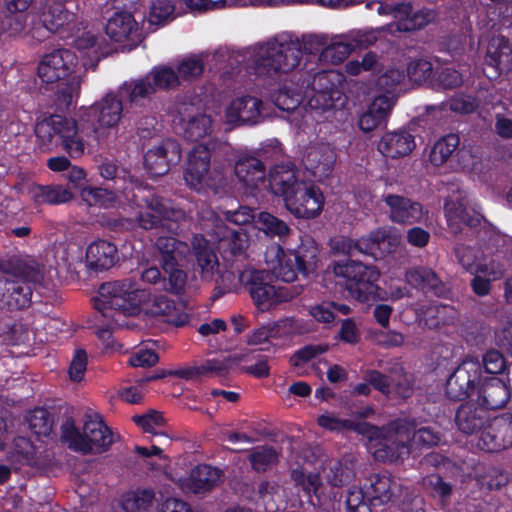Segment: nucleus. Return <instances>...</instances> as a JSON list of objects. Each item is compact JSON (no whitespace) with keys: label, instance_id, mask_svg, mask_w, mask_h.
I'll use <instances>...</instances> for the list:
<instances>
[{"label":"nucleus","instance_id":"nucleus-26","mask_svg":"<svg viewBox=\"0 0 512 512\" xmlns=\"http://www.w3.org/2000/svg\"><path fill=\"white\" fill-rule=\"evenodd\" d=\"M262 101L254 96L245 95L234 99L226 110L229 124H256L261 117Z\"/></svg>","mask_w":512,"mask_h":512},{"label":"nucleus","instance_id":"nucleus-47","mask_svg":"<svg viewBox=\"0 0 512 512\" xmlns=\"http://www.w3.org/2000/svg\"><path fill=\"white\" fill-rule=\"evenodd\" d=\"M409 452L410 448L408 445H404L392 436H388L379 443L374 456L379 461L392 463L403 459Z\"/></svg>","mask_w":512,"mask_h":512},{"label":"nucleus","instance_id":"nucleus-63","mask_svg":"<svg viewBox=\"0 0 512 512\" xmlns=\"http://www.w3.org/2000/svg\"><path fill=\"white\" fill-rule=\"evenodd\" d=\"M328 351V346L324 344H308L294 352L290 358L293 366L298 367L313 358Z\"/></svg>","mask_w":512,"mask_h":512},{"label":"nucleus","instance_id":"nucleus-12","mask_svg":"<svg viewBox=\"0 0 512 512\" xmlns=\"http://www.w3.org/2000/svg\"><path fill=\"white\" fill-rule=\"evenodd\" d=\"M279 252L273 272L281 281L293 282L299 275L309 279L315 273L319 249L313 240L302 241L296 249L286 252L279 247Z\"/></svg>","mask_w":512,"mask_h":512},{"label":"nucleus","instance_id":"nucleus-32","mask_svg":"<svg viewBox=\"0 0 512 512\" xmlns=\"http://www.w3.org/2000/svg\"><path fill=\"white\" fill-rule=\"evenodd\" d=\"M99 173L102 178L113 181V189L120 193L125 199L131 194L141 182L137 177L125 168H119L112 162H104L99 166Z\"/></svg>","mask_w":512,"mask_h":512},{"label":"nucleus","instance_id":"nucleus-45","mask_svg":"<svg viewBox=\"0 0 512 512\" xmlns=\"http://www.w3.org/2000/svg\"><path fill=\"white\" fill-rule=\"evenodd\" d=\"M291 478L295 486L302 490L304 496L310 502L313 501V497H316L318 501L320 500L319 490L322 487V480L319 473L310 472L306 474L302 469L297 468L292 470Z\"/></svg>","mask_w":512,"mask_h":512},{"label":"nucleus","instance_id":"nucleus-52","mask_svg":"<svg viewBox=\"0 0 512 512\" xmlns=\"http://www.w3.org/2000/svg\"><path fill=\"white\" fill-rule=\"evenodd\" d=\"M212 131V119L205 114L191 117L185 125L183 136L191 142H198Z\"/></svg>","mask_w":512,"mask_h":512},{"label":"nucleus","instance_id":"nucleus-56","mask_svg":"<svg viewBox=\"0 0 512 512\" xmlns=\"http://www.w3.org/2000/svg\"><path fill=\"white\" fill-rule=\"evenodd\" d=\"M248 460L253 470L264 472L278 462V454L272 446H261L249 454Z\"/></svg>","mask_w":512,"mask_h":512},{"label":"nucleus","instance_id":"nucleus-55","mask_svg":"<svg viewBox=\"0 0 512 512\" xmlns=\"http://www.w3.org/2000/svg\"><path fill=\"white\" fill-rule=\"evenodd\" d=\"M66 178L69 183L72 184L73 188L82 190L83 195L92 197L95 204L100 203L103 190L97 187H84L86 172L83 168L71 165L67 170Z\"/></svg>","mask_w":512,"mask_h":512},{"label":"nucleus","instance_id":"nucleus-61","mask_svg":"<svg viewBox=\"0 0 512 512\" xmlns=\"http://www.w3.org/2000/svg\"><path fill=\"white\" fill-rule=\"evenodd\" d=\"M134 423L141 427L144 432L152 434L153 436H166V434L156 431V427L163 426L165 419L160 412L151 411L143 415H135L133 417Z\"/></svg>","mask_w":512,"mask_h":512},{"label":"nucleus","instance_id":"nucleus-11","mask_svg":"<svg viewBox=\"0 0 512 512\" xmlns=\"http://www.w3.org/2000/svg\"><path fill=\"white\" fill-rule=\"evenodd\" d=\"M239 282L248 291L260 311H268L280 303L291 301L300 291L272 284V276L267 270L246 268L239 272Z\"/></svg>","mask_w":512,"mask_h":512},{"label":"nucleus","instance_id":"nucleus-28","mask_svg":"<svg viewBox=\"0 0 512 512\" xmlns=\"http://www.w3.org/2000/svg\"><path fill=\"white\" fill-rule=\"evenodd\" d=\"M88 268L98 271L108 270L118 261V249L110 241L98 239L90 243L86 249Z\"/></svg>","mask_w":512,"mask_h":512},{"label":"nucleus","instance_id":"nucleus-21","mask_svg":"<svg viewBox=\"0 0 512 512\" xmlns=\"http://www.w3.org/2000/svg\"><path fill=\"white\" fill-rule=\"evenodd\" d=\"M83 444L78 451L84 454H101L113 444L111 429L101 420L87 416L82 431Z\"/></svg>","mask_w":512,"mask_h":512},{"label":"nucleus","instance_id":"nucleus-24","mask_svg":"<svg viewBox=\"0 0 512 512\" xmlns=\"http://www.w3.org/2000/svg\"><path fill=\"white\" fill-rule=\"evenodd\" d=\"M238 181L252 190L259 189L266 181V169L262 160L251 153L239 154L234 163Z\"/></svg>","mask_w":512,"mask_h":512},{"label":"nucleus","instance_id":"nucleus-34","mask_svg":"<svg viewBox=\"0 0 512 512\" xmlns=\"http://www.w3.org/2000/svg\"><path fill=\"white\" fill-rule=\"evenodd\" d=\"M486 63L495 68L496 73H508L512 69V45L502 35L491 38L487 47Z\"/></svg>","mask_w":512,"mask_h":512},{"label":"nucleus","instance_id":"nucleus-2","mask_svg":"<svg viewBox=\"0 0 512 512\" xmlns=\"http://www.w3.org/2000/svg\"><path fill=\"white\" fill-rule=\"evenodd\" d=\"M0 307L20 311L32 304L35 285L43 280V273L36 263L15 258L1 264Z\"/></svg>","mask_w":512,"mask_h":512},{"label":"nucleus","instance_id":"nucleus-30","mask_svg":"<svg viewBox=\"0 0 512 512\" xmlns=\"http://www.w3.org/2000/svg\"><path fill=\"white\" fill-rule=\"evenodd\" d=\"M415 146L414 136L406 130H399L384 134L377 148L383 156L398 159L408 155Z\"/></svg>","mask_w":512,"mask_h":512},{"label":"nucleus","instance_id":"nucleus-19","mask_svg":"<svg viewBox=\"0 0 512 512\" xmlns=\"http://www.w3.org/2000/svg\"><path fill=\"white\" fill-rule=\"evenodd\" d=\"M477 446L486 452H498L512 446V414L495 417L482 431Z\"/></svg>","mask_w":512,"mask_h":512},{"label":"nucleus","instance_id":"nucleus-23","mask_svg":"<svg viewBox=\"0 0 512 512\" xmlns=\"http://www.w3.org/2000/svg\"><path fill=\"white\" fill-rule=\"evenodd\" d=\"M336 161L334 148L329 144L320 143L309 147L303 156L305 169L319 180L330 176Z\"/></svg>","mask_w":512,"mask_h":512},{"label":"nucleus","instance_id":"nucleus-39","mask_svg":"<svg viewBox=\"0 0 512 512\" xmlns=\"http://www.w3.org/2000/svg\"><path fill=\"white\" fill-rule=\"evenodd\" d=\"M222 470L208 464H199L191 471L190 488L196 494L211 491L220 481Z\"/></svg>","mask_w":512,"mask_h":512},{"label":"nucleus","instance_id":"nucleus-7","mask_svg":"<svg viewBox=\"0 0 512 512\" xmlns=\"http://www.w3.org/2000/svg\"><path fill=\"white\" fill-rule=\"evenodd\" d=\"M78 64L76 54L69 49H55L43 56L37 71L42 82L63 85L58 90V100L67 106L73 101V94L78 88L75 77H70Z\"/></svg>","mask_w":512,"mask_h":512},{"label":"nucleus","instance_id":"nucleus-29","mask_svg":"<svg viewBox=\"0 0 512 512\" xmlns=\"http://www.w3.org/2000/svg\"><path fill=\"white\" fill-rule=\"evenodd\" d=\"M300 182L295 165L291 162L275 164L270 167L268 183L271 192L276 196H281L284 201L286 196L294 190V186Z\"/></svg>","mask_w":512,"mask_h":512},{"label":"nucleus","instance_id":"nucleus-62","mask_svg":"<svg viewBox=\"0 0 512 512\" xmlns=\"http://www.w3.org/2000/svg\"><path fill=\"white\" fill-rule=\"evenodd\" d=\"M61 441L63 443H68L69 448L74 451H78V447H82L83 444V436L82 432L77 428L75 421L72 417H68L61 424Z\"/></svg>","mask_w":512,"mask_h":512},{"label":"nucleus","instance_id":"nucleus-46","mask_svg":"<svg viewBox=\"0 0 512 512\" xmlns=\"http://www.w3.org/2000/svg\"><path fill=\"white\" fill-rule=\"evenodd\" d=\"M28 427L37 436L48 437L53 432L54 419L52 414L43 407H36L26 416Z\"/></svg>","mask_w":512,"mask_h":512},{"label":"nucleus","instance_id":"nucleus-58","mask_svg":"<svg viewBox=\"0 0 512 512\" xmlns=\"http://www.w3.org/2000/svg\"><path fill=\"white\" fill-rule=\"evenodd\" d=\"M393 10L395 17L399 18L395 24L397 31H416V13L412 14V5L410 3H398L393 7Z\"/></svg>","mask_w":512,"mask_h":512},{"label":"nucleus","instance_id":"nucleus-3","mask_svg":"<svg viewBox=\"0 0 512 512\" xmlns=\"http://www.w3.org/2000/svg\"><path fill=\"white\" fill-rule=\"evenodd\" d=\"M150 301L149 290L141 289L129 280H121L102 283L98 295L93 298V307L103 318L114 319V314L138 316Z\"/></svg>","mask_w":512,"mask_h":512},{"label":"nucleus","instance_id":"nucleus-35","mask_svg":"<svg viewBox=\"0 0 512 512\" xmlns=\"http://www.w3.org/2000/svg\"><path fill=\"white\" fill-rule=\"evenodd\" d=\"M31 198L36 205H61L74 198L69 186L61 184H34L30 189Z\"/></svg>","mask_w":512,"mask_h":512},{"label":"nucleus","instance_id":"nucleus-10","mask_svg":"<svg viewBox=\"0 0 512 512\" xmlns=\"http://www.w3.org/2000/svg\"><path fill=\"white\" fill-rule=\"evenodd\" d=\"M184 179L191 189L199 193L212 191L218 194L227 184L224 169L217 165L211 168V151L202 144L190 151Z\"/></svg>","mask_w":512,"mask_h":512},{"label":"nucleus","instance_id":"nucleus-20","mask_svg":"<svg viewBox=\"0 0 512 512\" xmlns=\"http://www.w3.org/2000/svg\"><path fill=\"white\" fill-rule=\"evenodd\" d=\"M303 45L304 50L309 54H319L321 62L335 65L344 62L355 48L353 44L343 41L327 44V38L321 35H309L304 38Z\"/></svg>","mask_w":512,"mask_h":512},{"label":"nucleus","instance_id":"nucleus-49","mask_svg":"<svg viewBox=\"0 0 512 512\" xmlns=\"http://www.w3.org/2000/svg\"><path fill=\"white\" fill-rule=\"evenodd\" d=\"M460 139L456 134H449L438 140L432 147L429 160L434 166L444 164L459 146Z\"/></svg>","mask_w":512,"mask_h":512},{"label":"nucleus","instance_id":"nucleus-4","mask_svg":"<svg viewBox=\"0 0 512 512\" xmlns=\"http://www.w3.org/2000/svg\"><path fill=\"white\" fill-rule=\"evenodd\" d=\"M123 115V103L113 92L107 93L101 100L81 110L77 128L80 137L88 141L87 146L94 141L96 145L103 144L116 128Z\"/></svg>","mask_w":512,"mask_h":512},{"label":"nucleus","instance_id":"nucleus-51","mask_svg":"<svg viewBox=\"0 0 512 512\" xmlns=\"http://www.w3.org/2000/svg\"><path fill=\"white\" fill-rule=\"evenodd\" d=\"M146 75L150 77L154 92H156L157 89L169 90L180 84L177 72L166 65L155 66Z\"/></svg>","mask_w":512,"mask_h":512},{"label":"nucleus","instance_id":"nucleus-57","mask_svg":"<svg viewBox=\"0 0 512 512\" xmlns=\"http://www.w3.org/2000/svg\"><path fill=\"white\" fill-rule=\"evenodd\" d=\"M27 22V14L16 11L5 10L0 15V32L1 34H8L9 36H15L20 34Z\"/></svg>","mask_w":512,"mask_h":512},{"label":"nucleus","instance_id":"nucleus-14","mask_svg":"<svg viewBox=\"0 0 512 512\" xmlns=\"http://www.w3.org/2000/svg\"><path fill=\"white\" fill-rule=\"evenodd\" d=\"M399 244L400 239L397 235L393 234L390 229L381 227L356 240L343 239L341 248L349 257L361 254L376 261L394 252Z\"/></svg>","mask_w":512,"mask_h":512},{"label":"nucleus","instance_id":"nucleus-36","mask_svg":"<svg viewBox=\"0 0 512 512\" xmlns=\"http://www.w3.org/2000/svg\"><path fill=\"white\" fill-rule=\"evenodd\" d=\"M148 313L155 317H162V320L176 327H182L188 324L189 315L174 300L165 295L155 296Z\"/></svg>","mask_w":512,"mask_h":512},{"label":"nucleus","instance_id":"nucleus-53","mask_svg":"<svg viewBox=\"0 0 512 512\" xmlns=\"http://www.w3.org/2000/svg\"><path fill=\"white\" fill-rule=\"evenodd\" d=\"M387 429L389 436L409 446L416 437V419L397 418L388 424Z\"/></svg>","mask_w":512,"mask_h":512},{"label":"nucleus","instance_id":"nucleus-60","mask_svg":"<svg viewBox=\"0 0 512 512\" xmlns=\"http://www.w3.org/2000/svg\"><path fill=\"white\" fill-rule=\"evenodd\" d=\"M230 359L227 357L222 358H209L206 359L199 367V374L201 376H217L225 377L230 371Z\"/></svg>","mask_w":512,"mask_h":512},{"label":"nucleus","instance_id":"nucleus-48","mask_svg":"<svg viewBox=\"0 0 512 512\" xmlns=\"http://www.w3.org/2000/svg\"><path fill=\"white\" fill-rule=\"evenodd\" d=\"M255 226L266 236L273 238L278 236L282 238L287 236L290 228L287 223L269 212H260L254 220Z\"/></svg>","mask_w":512,"mask_h":512},{"label":"nucleus","instance_id":"nucleus-22","mask_svg":"<svg viewBox=\"0 0 512 512\" xmlns=\"http://www.w3.org/2000/svg\"><path fill=\"white\" fill-rule=\"evenodd\" d=\"M445 215L453 233H458L462 225L476 227L480 224V218L467 210L466 197L459 186H451L445 202Z\"/></svg>","mask_w":512,"mask_h":512},{"label":"nucleus","instance_id":"nucleus-42","mask_svg":"<svg viewBox=\"0 0 512 512\" xmlns=\"http://www.w3.org/2000/svg\"><path fill=\"white\" fill-rule=\"evenodd\" d=\"M418 291L427 296L446 297L449 294V287L430 268L418 269Z\"/></svg>","mask_w":512,"mask_h":512},{"label":"nucleus","instance_id":"nucleus-27","mask_svg":"<svg viewBox=\"0 0 512 512\" xmlns=\"http://www.w3.org/2000/svg\"><path fill=\"white\" fill-rule=\"evenodd\" d=\"M395 102L393 97L378 95L359 118V128L364 132L385 127Z\"/></svg>","mask_w":512,"mask_h":512},{"label":"nucleus","instance_id":"nucleus-18","mask_svg":"<svg viewBox=\"0 0 512 512\" xmlns=\"http://www.w3.org/2000/svg\"><path fill=\"white\" fill-rule=\"evenodd\" d=\"M181 157L180 144L174 139L167 138L144 154V167L151 176H163L169 172L172 165L180 162Z\"/></svg>","mask_w":512,"mask_h":512},{"label":"nucleus","instance_id":"nucleus-5","mask_svg":"<svg viewBox=\"0 0 512 512\" xmlns=\"http://www.w3.org/2000/svg\"><path fill=\"white\" fill-rule=\"evenodd\" d=\"M126 200L141 209L134 219L136 227L143 230H157L164 232L171 229L173 224L185 216L181 210L172 208L168 201L157 195L153 187L142 183L136 187Z\"/></svg>","mask_w":512,"mask_h":512},{"label":"nucleus","instance_id":"nucleus-15","mask_svg":"<svg viewBox=\"0 0 512 512\" xmlns=\"http://www.w3.org/2000/svg\"><path fill=\"white\" fill-rule=\"evenodd\" d=\"M182 242L175 237L159 236L156 246L160 252V266L167 278L163 277V288L174 295L180 296L185 292L187 274L180 268L177 255Z\"/></svg>","mask_w":512,"mask_h":512},{"label":"nucleus","instance_id":"nucleus-17","mask_svg":"<svg viewBox=\"0 0 512 512\" xmlns=\"http://www.w3.org/2000/svg\"><path fill=\"white\" fill-rule=\"evenodd\" d=\"M66 1L37 0L33 6V22L49 33H57L75 20V14L65 8Z\"/></svg>","mask_w":512,"mask_h":512},{"label":"nucleus","instance_id":"nucleus-13","mask_svg":"<svg viewBox=\"0 0 512 512\" xmlns=\"http://www.w3.org/2000/svg\"><path fill=\"white\" fill-rule=\"evenodd\" d=\"M313 69L300 72L299 80L301 86L305 89H311L314 92L311 103L323 111L335 109L341 100V84L343 75L335 70H319L311 74Z\"/></svg>","mask_w":512,"mask_h":512},{"label":"nucleus","instance_id":"nucleus-33","mask_svg":"<svg viewBox=\"0 0 512 512\" xmlns=\"http://www.w3.org/2000/svg\"><path fill=\"white\" fill-rule=\"evenodd\" d=\"M195 267L202 279L212 278L214 271L218 268V258L210 247L208 240L201 234H196L191 240Z\"/></svg>","mask_w":512,"mask_h":512},{"label":"nucleus","instance_id":"nucleus-1","mask_svg":"<svg viewBox=\"0 0 512 512\" xmlns=\"http://www.w3.org/2000/svg\"><path fill=\"white\" fill-rule=\"evenodd\" d=\"M482 364L476 358H466L446 382V394L453 400H463L477 390V402L487 411L503 408L510 399V389L497 377H482Z\"/></svg>","mask_w":512,"mask_h":512},{"label":"nucleus","instance_id":"nucleus-38","mask_svg":"<svg viewBox=\"0 0 512 512\" xmlns=\"http://www.w3.org/2000/svg\"><path fill=\"white\" fill-rule=\"evenodd\" d=\"M247 235L243 228L237 230L227 229L223 237L219 240V251L226 262L244 257L246 255Z\"/></svg>","mask_w":512,"mask_h":512},{"label":"nucleus","instance_id":"nucleus-54","mask_svg":"<svg viewBox=\"0 0 512 512\" xmlns=\"http://www.w3.org/2000/svg\"><path fill=\"white\" fill-rule=\"evenodd\" d=\"M270 99L278 109L290 112L294 111L299 106L301 95L299 92L283 85L271 92Z\"/></svg>","mask_w":512,"mask_h":512},{"label":"nucleus","instance_id":"nucleus-40","mask_svg":"<svg viewBox=\"0 0 512 512\" xmlns=\"http://www.w3.org/2000/svg\"><path fill=\"white\" fill-rule=\"evenodd\" d=\"M137 29V22L130 12L117 11L111 16L105 26V32L115 42H122Z\"/></svg>","mask_w":512,"mask_h":512},{"label":"nucleus","instance_id":"nucleus-41","mask_svg":"<svg viewBox=\"0 0 512 512\" xmlns=\"http://www.w3.org/2000/svg\"><path fill=\"white\" fill-rule=\"evenodd\" d=\"M391 479L386 475L375 474L369 478V485L365 486V496L373 505L387 503L392 496Z\"/></svg>","mask_w":512,"mask_h":512},{"label":"nucleus","instance_id":"nucleus-44","mask_svg":"<svg viewBox=\"0 0 512 512\" xmlns=\"http://www.w3.org/2000/svg\"><path fill=\"white\" fill-rule=\"evenodd\" d=\"M382 199L390 209L393 222L406 223L413 216L415 203L410 199L395 194H384Z\"/></svg>","mask_w":512,"mask_h":512},{"label":"nucleus","instance_id":"nucleus-37","mask_svg":"<svg viewBox=\"0 0 512 512\" xmlns=\"http://www.w3.org/2000/svg\"><path fill=\"white\" fill-rule=\"evenodd\" d=\"M7 459L16 471L23 466L37 467L39 464L36 446L30 438L25 436L14 438L13 449Z\"/></svg>","mask_w":512,"mask_h":512},{"label":"nucleus","instance_id":"nucleus-31","mask_svg":"<svg viewBox=\"0 0 512 512\" xmlns=\"http://www.w3.org/2000/svg\"><path fill=\"white\" fill-rule=\"evenodd\" d=\"M154 93L150 77L147 75L139 79L125 81L118 88V96L122 103L129 104L131 107L145 106L147 102H150Z\"/></svg>","mask_w":512,"mask_h":512},{"label":"nucleus","instance_id":"nucleus-43","mask_svg":"<svg viewBox=\"0 0 512 512\" xmlns=\"http://www.w3.org/2000/svg\"><path fill=\"white\" fill-rule=\"evenodd\" d=\"M507 269V260L502 252L484 254L476 265L475 273L483 274L493 281L501 279Z\"/></svg>","mask_w":512,"mask_h":512},{"label":"nucleus","instance_id":"nucleus-64","mask_svg":"<svg viewBox=\"0 0 512 512\" xmlns=\"http://www.w3.org/2000/svg\"><path fill=\"white\" fill-rule=\"evenodd\" d=\"M204 63L200 58L192 57L183 59L177 66L179 79L189 81L202 75Z\"/></svg>","mask_w":512,"mask_h":512},{"label":"nucleus","instance_id":"nucleus-9","mask_svg":"<svg viewBox=\"0 0 512 512\" xmlns=\"http://www.w3.org/2000/svg\"><path fill=\"white\" fill-rule=\"evenodd\" d=\"M333 273L345 280L346 290L358 302L369 303L383 299L382 290L377 285L380 272L375 266L347 260L335 263Z\"/></svg>","mask_w":512,"mask_h":512},{"label":"nucleus","instance_id":"nucleus-50","mask_svg":"<svg viewBox=\"0 0 512 512\" xmlns=\"http://www.w3.org/2000/svg\"><path fill=\"white\" fill-rule=\"evenodd\" d=\"M154 496L150 489L127 492L122 496L121 507L125 512H145L151 506Z\"/></svg>","mask_w":512,"mask_h":512},{"label":"nucleus","instance_id":"nucleus-59","mask_svg":"<svg viewBox=\"0 0 512 512\" xmlns=\"http://www.w3.org/2000/svg\"><path fill=\"white\" fill-rule=\"evenodd\" d=\"M243 359L246 361L255 360V363L241 366L240 371L242 373L251 375L256 379H264L270 376V366L268 365L267 356L251 353L250 355L244 356Z\"/></svg>","mask_w":512,"mask_h":512},{"label":"nucleus","instance_id":"nucleus-25","mask_svg":"<svg viewBox=\"0 0 512 512\" xmlns=\"http://www.w3.org/2000/svg\"><path fill=\"white\" fill-rule=\"evenodd\" d=\"M489 420L490 414L487 409L475 401L462 403L455 415V423L458 429L468 435L486 429Z\"/></svg>","mask_w":512,"mask_h":512},{"label":"nucleus","instance_id":"nucleus-16","mask_svg":"<svg viewBox=\"0 0 512 512\" xmlns=\"http://www.w3.org/2000/svg\"><path fill=\"white\" fill-rule=\"evenodd\" d=\"M285 198V207L296 218L314 219L324 207V196L320 188L312 182L301 181Z\"/></svg>","mask_w":512,"mask_h":512},{"label":"nucleus","instance_id":"nucleus-8","mask_svg":"<svg viewBox=\"0 0 512 512\" xmlns=\"http://www.w3.org/2000/svg\"><path fill=\"white\" fill-rule=\"evenodd\" d=\"M303 52L296 40L269 41L254 61L257 77L278 78L299 66Z\"/></svg>","mask_w":512,"mask_h":512},{"label":"nucleus","instance_id":"nucleus-6","mask_svg":"<svg viewBox=\"0 0 512 512\" xmlns=\"http://www.w3.org/2000/svg\"><path fill=\"white\" fill-rule=\"evenodd\" d=\"M37 144L41 151H51L58 143L73 159L84 155L88 141L80 137L77 121L62 115H51L35 126Z\"/></svg>","mask_w":512,"mask_h":512}]
</instances>
